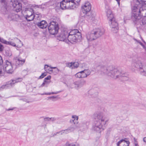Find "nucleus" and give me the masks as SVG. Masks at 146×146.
Here are the masks:
<instances>
[{
    "instance_id": "obj_1",
    "label": "nucleus",
    "mask_w": 146,
    "mask_h": 146,
    "mask_svg": "<svg viewBox=\"0 0 146 146\" xmlns=\"http://www.w3.org/2000/svg\"><path fill=\"white\" fill-rule=\"evenodd\" d=\"M98 66L100 68L99 72L102 75H106L115 79L119 78L123 81L128 80L129 78L126 74L122 73L112 66H106L102 65Z\"/></svg>"
},
{
    "instance_id": "obj_2",
    "label": "nucleus",
    "mask_w": 146,
    "mask_h": 146,
    "mask_svg": "<svg viewBox=\"0 0 146 146\" xmlns=\"http://www.w3.org/2000/svg\"><path fill=\"white\" fill-rule=\"evenodd\" d=\"M93 117L94 121L92 126L93 130L100 133L106 128L108 119L104 117L102 112H98L94 113Z\"/></svg>"
},
{
    "instance_id": "obj_3",
    "label": "nucleus",
    "mask_w": 146,
    "mask_h": 146,
    "mask_svg": "<svg viewBox=\"0 0 146 146\" xmlns=\"http://www.w3.org/2000/svg\"><path fill=\"white\" fill-rule=\"evenodd\" d=\"M141 58L137 56L134 57L132 60L131 66L135 70L139 71L141 74L146 76V65L141 61Z\"/></svg>"
},
{
    "instance_id": "obj_4",
    "label": "nucleus",
    "mask_w": 146,
    "mask_h": 146,
    "mask_svg": "<svg viewBox=\"0 0 146 146\" xmlns=\"http://www.w3.org/2000/svg\"><path fill=\"white\" fill-rule=\"evenodd\" d=\"M139 5H136L132 7L131 19L133 21H137L140 19V14L141 6L146 5V0H137Z\"/></svg>"
},
{
    "instance_id": "obj_5",
    "label": "nucleus",
    "mask_w": 146,
    "mask_h": 146,
    "mask_svg": "<svg viewBox=\"0 0 146 146\" xmlns=\"http://www.w3.org/2000/svg\"><path fill=\"white\" fill-rule=\"evenodd\" d=\"M25 59L21 58H17L15 59V65L13 66L11 62L6 60L3 66L4 69L8 73L11 74L13 72V68L15 69L22 66L25 62Z\"/></svg>"
},
{
    "instance_id": "obj_6",
    "label": "nucleus",
    "mask_w": 146,
    "mask_h": 146,
    "mask_svg": "<svg viewBox=\"0 0 146 146\" xmlns=\"http://www.w3.org/2000/svg\"><path fill=\"white\" fill-rule=\"evenodd\" d=\"M80 1V0H63L58 4L62 9H74L78 7Z\"/></svg>"
},
{
    "instance_id": "obj_7",
    "label": "nucleus",
    "mask_w": 146,
    "mask_h": 146,
    "mask_svg": "<svg viewBox=\"0 0 146 146\" xmlns=\"http://www.w3.org/2000/svg\"><path fill=\"white\" fill-rule=\"evenodd\" d=\"M104 30L103 29H94L86 34V38L88 42L92 41L102 35L104 34Z\"/></svg>"
},
{
    "instance_id": "obj_8",
    "label": "nucleus",
    "mask_w": 146,
    "mask_h": 146,
    "mask_svg": "<svg viewBox=\"0 0 146 146\" xmlns=\"http://www.w3.org/2000/svg\"><path fill=\"white\" fill-rule=\"evenodd\" d=\"M91 8V5L90 3L88 2H86L82 6V12L84 15V16H85V15H86L87 18L89 21H92L94 23L96 20L95 17L96 14L95 13L90 14V15L88 16L87 14L90 12Z\"/></svg>"
},
{
    "instance_id": "obj_9",
    "label": "nucleus",
    "mask_w": 146,
    "mask_h": 146,
    "mask_svg": "<svg viewBox=\"0 0 146 146\" xmlns=\"http://www.w3.org/2000/svg\"><path fill=\"white\" fill-rule=\"evenodd\" d=\"M48 28L50 34L53 35H56L58 33L59 29L58 24L56 22L51 21L49 23Z\"/></svg>"
},
{
    "instance_id": "obj_10",
    "label": "nucleus",
    "mask_w": 146,
    "mask_h": 146,
    "mask_svg": "<svg viewBox=\"0 0 146 146\" xmlns=\"http://www.w3.org/2000/svg\"><path fill=\"white\" fill-rule=\"evenodd\" d=\"M27 14L25 16V18L28 21L33 20L35 16L34 15L33 10L31 8H28L25 10Z\"/></svg>"
},
{
    "instance_id": "obj_11",
    "label": "nucleus",
    "mask_w": 146,
    "mask_h": 146,
    "mask_svg": "<svg viewBox=\"0 0 146 146\" xmlns=\"http://www.w3.org/2000/svg\"><path fill=\"white\" fill-rule=\"evenodd\" d=\"M82 36L80 32H78L77 34L74 35H68L67 40L71 43L74 44L77 42L78 40H80Z\"/></svg>"
},
{
    "instance_id": "obj_12",
    "label": "nucleus",
    "mask_w": 146,
    "mask_h": 146,
    "mask_svg": "<svg viewBox=\"0 0 146 146\" xmlns=\"http://www.w3.org/2000/svg\"><path fill=\"white\" fill-rule=\"evenodd\" d=\"M11 3L13 7L14 11L18 12L21 10L22 7L21 3L15 0H11Z\"/></svg>"
},
{
    "instance_id": "obj_13",
    "label": "nucleus",
    "mask_w": 146,
    "mask_h": 146,
    "mask_svg": "<svg viewBox=\"0 0 146 146\" xmlns=\"http://www.w3.org/2000/svg\"><path fill=\"white\" fill-rule=\"evenodd\" d=\"M22 80V79L21 78H19L15 80H12L11 82H10L9 84H7L2 85L0 88V90H2L4 89H7L10 86H12L15 83L20 82Z\"/></svg>"
},
{
    "instance_id": "obj_14",
    "label": "nucleus",
    "mask_w": 146,
    "mask_h": 146,
    "mask_svg": "<svg viewBox=\"0 0 146 146\" xmlns=\"http://www.w3.org/2000/svg\"><path fill=\"white\" fill-rule=\"evenodd\" d=\"M109 23L112 31L114 33H116L119 29V27L118 24L115 19L109 21Z\"/></svg>"
},
{
    "instance_id": "obj_15",
    "label": "nucleus",
    "mask_w": 146,
    "mask_h": 146,
    "mask_svg": "<svg viewBox=\"0 0 146 146\" xmlns=\"http://www.w3.org/2000/svg\"><path fill=\"white\" fill-rule=\"evenodd\" d=\"M68 33L66 30L62 31L60 34L58 36V39L60 41L66 42L68 37Z\"/></svg>"
},
{
    "instance_id": "obj_16",
    "label": "nucleus",
    "mask_w": 146,
    "mask_h": 146,
    "mask_svg": "<svg viewBox=\"0 0 146 146\" xmlns=\"http://www.w3.org/2000/svg\"><path fill=\"white\" fill-rule=\"evenodd\" d=\"M129 141L126 139H121L117 143V146H129Z\"/></svg>"
},
{
    "instance_id": "obj_17",
    "label": "nucleus",
    "mask_w": 146,
    "mask_h": 146,
    "mask_svg": "<svg viewBox=\"0 0 146 146\" xmlns=\"http://www.w3.org/2000/svg\"><path fill=\"white\" fill-rule=\"evenodd\" d=\"M107 16L109 20V21L115 19L113 16V13L111 10L109 9L107 10Z\"/></svg>"
},
{
    "instance_id": "obj_18",
    "label": "nucleus",
    "mask_w": 146,
    "mask_h": 146,
    "mask_svg": "<svg viewBox=\"0 0 146 146\" xmlns=\"http://www.w3.org/2000/svg\"><path fill=\"white\" fill-rule=\"evenodd\" d=\"M86 83V80L84 79H82L78 81L75 82L76 85H77L78 87H81L84 85Z\"/></svg>"
},
{
    "instance_id": "obj_19",
    "label": "nucleus",
    "mask_w": 146,
    "mask_h": 146,
    "mask_svg": "<svg viewBox=\"0 0 146 146\" xmlns=\"http://www.w3.org/2000/svg\"><path fill=\"white\" fill-rule=\"evenodd\" d=\"M39 27L41 29L45 28L47 26V24L46 21H42L38 24Z\"/></svg>"
},
{
    "instance_id": "obj_20",
    "label": "nucleus",
    "mask_w": 146,
    "mask_h": 146,
    "mask_svg": "<svg viewBox=\"0 0 146 146\" xmlns=\"http://www.w3.org/2000/svg\"><path fill=\"white\" fill-rule=\"evenodd\" d=\"M74 127H71L67 129L61 131V132L60 134H62V133L67 134L69 133H70L72 131H73L74 129Z\"/></svg>"
},
{
    "instance_id": "obj_21",
    "label": "nucleus",
    "mask_w": 146,
    "mask_h": 146,
    "mask_svg": "<svg viewBox=\"0 0 146 146\" xmlns=\"http://www.w3.org/2000/svg\"><path fill=\"white\" fill-rule=\"evenodd\" d=\"M142 9H141L140 14V19L141 18V17L143 16L144 17L146 16V8H145L143 6H141Z\"/></svg>"
},
{
    "instance_id": "obj_22",
    "label": "nucleus",
    "mask_w": 146,
    "mask_h": 146,
    "mask_svg": "<svg viewBox=\"0 0 146 146\" xmlns=\"http://www.w3.org/2000/svg\"><path fill=\"white\" fill-rule=\"evenodd\" d=\"M135 21L136 22L135 23H137L138 22H139L140 24L141 25H144L145 24H146V18H144L142 19L141 20H140V19L138 21Z\"/></svg>"
},
{
    "instance_id": "obj_23",
    "label": "nucleus",
    "mask_w": 146,
    "mask_h": 146,
    "mask_svg": "<svg viewBox=\"0 0 146 146\" xmlns=\"http://www.w3.org/2000/svg\"><path fill=\"white\" fill-rule=\"evenodd\" d=\"M78 32H79L77 29H74L71 31L69 33H68V35H73L77 34Z\"/></svg>"
},
{
    "instance_id": "obj_24",
    "label": "nucleus",
    "mask_w": 146,
    "mask_h": 146,
    "mask_svg": "<svg viewBox=\"0 0 146 146\" xmlns=\"http://www.w3.org/2000/svg\"><path fill=\"white\" fill-rule=\"evenodd\" d=\"M4 54L7 56H10L12 55L11 51L9 49L5 50Z\"/></svg>"
},
{
    "instance_id": "obj_25",
    "label": "nucleus",
    "mask_w": 146,
    "mask_h": 146,
    "mask_svg": "<svg viewBox=\"0 0 146 146\" xmlns=\"http://www.w3.org/2000/svg\"><path fill=\"white\" fill-rule=\"evenodd\" d=\"M72 69L77 68L79 66V63L78 62H72Z\"/></svg>"
},
{
    "instance_id": "obj_26",
    "label": "nucleus",
    "mask_w": 146,
    "mask_h": 146,
    "mask_svg": "<svg viewBox=\"0 0 146 146\" xmlns=\"http://www.w3.org/2000/svg\"><path fill=\"white\" fill-rule=\"evenodd\" d=\"M34 15H35V17L36 18L37 20H39L41 17V14L38 13H36V14L35 13Z\"/></svg>"
},
{
    "instance_id": "obj_27",
    "label": "nucleus",
    "mask_w": 146,
    "mask_h": 146,
    "mask_svg": "<svg viewBox=\"0 0 146 146\" xmlns=\"http://www.w3.org/2000/svg\"><path fill=\"white\" fill-rule=\"evenodd\" d=\"M86 74L87 76H89L91 74V71L88 69H85L83 70Z\"/></svg>"
},
{
    "instance_id": "obj_28",
    "label": "nucleus",
    "mask_w": 146,
    "mask_h": 146,
    "mask_svg": "<svg viewBox=\"0 0 146 146\" xmlns=\"http://www.w3.org/2000/svg\"><path fill=\"white\" fill-rule=\"evenodd\" d=\"M76 77L79 78H82L81 72V71L78 72L75 75Z\"/></svg>"
},
{
    "instance_id": "obj_29",
    "label": "nucleus",
    "mask_w": 146,
    "mask_h": 146,
    "mask_svg": "<svg viewBox=\"0 0 146 146\" xmlns=\"http://www.w3.org/2000/svg\"><path fill=\"white\" fill-rule=\"evenodd\" d=\"M81 72L82 78H86L87 77V76L86 75V74H85V72L84 71V70L81 71Z\"/></svg>"
},
{
    "instance_id": "obj_30",
    "label": "nucleus",
    "mask_w": 146,
    "mask_h": 146,
    "mask_svg": "<svg viewBox=\"0 0 146 146\" xmlns=\"http://www.w3.org/2000/svg\"><path fill=\"white\" fill-rule=\"evenodd\" d=\"M7 44L11 45L13 46H16L15 44L12 41H8Z\"/></svg>"
},
{
    "instance_id": "obj_31",
    "label": "nucleus",
    "mask_w": 146,
    "mask_h": 146,
    "mask_svg": "<svg viewBox=\"0 0 146 146\" xmlns=\"http://www.w3.org/2000/svg\"><path fill=\"white\" fill-rule=\"evenodd\" d=\"M0 41L5 44H7L8 41L6 40L3 38H1L0 37Z\"/></svg>"
},
{
    "instance_id": "obj_32",
    "label": "nucleus",
    "mask_w": 146,
    "mask_h": 146,
    "mask_svg": "<svg viewBox=\"0 0 146 146\" xmlns=\"http://www.w3.org/2000/svg\"><path fill=\"white\" fill-rule=\"evenodd\" d=\"M46 76V74L45 72L42 73L41 76H40L38 78V79H41L44 77Z\"/></svg>"
},
{
    "instance_id": "obj_33",
    "label": "nucleus",
    "mask_w": 146,
    "mask_h": 146,
    "mask_svg": "<svg viewBox=\"0 0 146 146\" xmlns=\"http://www.w3.org/2000/svg\"><path fill=\"white\" fill-rule=\"evenodd\" d=\"M72 62L68 63L66 64V66L72 69Z\"/></svg>"
},
{
    "instance_id": "obj_34",
    "label": "nucleus",
    "mask_w": 146,
    "mask_h": 146,
    "mask_svg": "<svg viewBox=\"0 0 146 146\" xmlns=\"http://www.w3.org/2000/svg\"><path fill=\"white\" fill-rule=\"evenodd\" d=\"M76 145L72 143H66V146H75Z\"/></svg>"
},
{
    "instance_id": "obj_35",
    "label": "nucleus",
    "mask_w": 146,
    "mask_h": 146,
    "mask_svg": "<svg viewBox=\"0 0 146 146\" xmlns=\"http://www.w3.org/2000/svg\"><path fill=\"white\" fill-rule=\"evenodd\" d=\"M61 132H56V133H55L54 134H52L50 136V137H54L55 135H56L57 134L60 133Z\"/></svg>"
},
{
    "instance_id": "obj_36",
    "label": "nucleus",
    "mask_w": 146,
    "mask_h": 146,
    "mask_svg": "<svg viewBox=\"0 0 146 146\" xmlns=\"http://www.w3.org/2000/svg\"><path fill=\"white\" fill-rule=\"evenodd\" d=\"M6 0H0L1 3H3L4 4V5H5V7L7 4Z\"/></svg>"
},
{
    "instance_id": "obj_37",
    "label": "nucleus",
    "mask_w": 146,
    "mask_h": 146,
    "mask_svg": "<svg viewBox=\"0 0 146 146\" xmlns=\"http://www.w3.org/2000/svg\"><path fill=\"white\" fill-rule=\"evenodd\" d=\"M44 82L46 84V87H47L48 86V85L50 83V82L47 81V80H44Z\"/></svg>"
},
{
    "instance_id": "obj_38",
    "label": "nucleus",
    "mask_w": 146,
    "mask_h": 146,
    "mask_svg": "<svg viewBox=\"0 0 146 146\" xmlns=\"http://www.w3.org/2000/svg\"><path fill=\"white\" fill-rule=\"evenodd\" d=\"M50 118L48 117H46L44 118V121H50Z\"/></svg>"
},
{
    "instance_id": "obj_39",
    "label": "nucleus",
    "mask_w": 146,
    "mask_h": 146,
    "mask_svg": "<svg viewBox=\"0 0 146 146\" xmlns=\"http://www.w3.org/2000/svg\"><path fill=\"white\" fill-rule=\"evenodd\" d=\"M51 78V76H47L45 78L44 80H49Z\"/></svg>"
},
{
    "instance_id": "obj_40",
    "label": "nucleus",
    "mask_w": 146,
    "mask_h": 146,
    "mask_svg": "<svg viewBox=\"0 0 146 146\" xmlns=\"http://www.w3.org/2000/svg\"><path fill=\"white\" fill-rule=\"evenodd\" d=\"M60 92V91H57L56 92H52V93H48V94H50V95L51 94H57L59 93Z\"/></svg>"
},
{
    "instance_id": "obj_41",
    "label": "nucleus",
    "mask_w": 146,
    "mask_h": 146,
    "mask_svg": "<svg viewBox=\"0 0 146 146\" xmlns=\"http://www.w3.org/2000/svg\"><path fill=\"white\" fill-rule=\"evenodd\" d=\"M72 117L74 119V120H75V119H76V120H78V117L76 115H72Z\"/></svg>"
},
{
    "instance_id": "obj_42",
    "label": "nucleus",
    "mask_w": 146,
    "mask_h": 146,
    "mask_svg": "<svg viewBox=\"0 0 146 146\" xmlns=\"http://www.w3.org/2000/svg\"><path fill=\"white\" fill-rule=\"evenodd\" d=\"M3 63V60L2 57L0 56V65H1Z\"/></svg>"
},
{
    "instance_id": "obj_43",
    "label": "nucleus",
    "mask_w": 146,
    "mask_h": 146,
    "mask_svg": "<svg viewBox=\"0 0 146 146\" xmlns=\"http://www.w3.org/2000/svg\"><path fill=\"white\" fill-rule=\"evenodd\" d=\"M3 46L0 43V51H2L3 50Z\"/></svg>"
},
{
    "instance_id": "obj_44",
    "label": "nucleus",
    "mask_w": 146,
    "mask_h": 146,
    "mask_svg": "<svg viewBox=\"0 0 146 146\" xmlns=\"http://www.w3.org/2000/svg\"><path fill=\"white\" fill-rule=\"evenodd\" d=\"M16 108H15V107H14V108H9V109H6V111H10V110H14V109H15Z\"/></svg>"
},
{
    "instance_id": "obj_45",
    "label": "nucleus",
    "mask_w": 146,
    "mask_h": 146,
    "mask_svg": "<svg viewBox=\"0 0 146 146\" xmlns=\"http://www.w3.org/2000/svg\"><path fill=\"white\" fill-rule=\"evenodd\" d=\"M45 86L46 87V84L44 82L39 87H42L43 86Z\"/></svg>"
},
{
    "instance_id": "obj_46",
    "label": "nucleus",
    "mask_w": 146,
    "mask_h": 146,
    "mask_svg": "<svg viewBox=\"0 0 146 146\" xmlns=\"http://www.w3.org/2000/svg\"><path fill=\"white\" fill-rule=\"evenodd\" d=\"M60 71L57 68L56 69V70H55V73L56 74H57L58 73V72Z\"/></svg>"
},
{
    "instance_id": "obj_47",
    "label": "nucleus",
    "mask_w": 146,
    "mask_h": 146,
    "mask_svg": "<svg viewBox=\"0 0 146 146\" xmlns=\"http://www.w3.org/2000/svg\"><path fill=\"white\" fill-rule=\"evenodd\" d=\"M50 121H54L56 120V118L54 117H51L50 118Z\"/></svg>"
},
{
    "instance_id": "obj_48",
    "label": "nucleus",
    "mask_w": 146,
    "mask_h": 146,
    "mask_svg": "<svg viewBox=\"0 0 146 146\" xmlns=\"http://www.w3.org/2000/svg\"><path fill=\"white\" fill-rule=\"evenodd\" d=\"M139 44L143 46V48H145V46L144 45H143V44L141 42L139 43Z\"/></svg>"
},
{
    "instance_id": "obj_49",
    "label": "nucleus",
    "mask_w": 146,
    "mask_h": 146,
    "mask_svg": "<svg viewBox=\"0 0 146 146\" xmlns=\"http://www.w3.org/2000/svg\"><path fill=\"white\" fill-rule=\"evenodd\" d=\"M21 100H23L24 101H25L27 103H29V102L27 101V100L26 99H21Z\"/></svg>"
},
{
    "instance_id": "obj_50",
    "label": "nucleus",
    "mask_w": 146,
    "mask_h": 146,
    "mask_svg": "<svg viewBox=\"0 0 146 146\" xmlns=\"http://www.w3.org/2000/svg\"><path fill=\"white\" fill-rule=\"evenodd\" d=\"M50 94H48V93H44L43 94H41V95H50Z\"/></svg>"
},
{
    "instance_id": "obj_51",
    "label": "nucleus",
    "mask_w": 146,
    "mask_h": 146,
    "mask_svg": "<svg viewBox=\"0 0 146 146\" xmlns=\"http://www.w3.org/2000/svg\"><path fill=\"white\" fill-rule=\"evenodd\" d=\"M136 41L137 43H138L139 44V43L141 42L140 40H137L136 39H134Z\"/></svg>"
},
{
    "instance_id": "obj_52",
    "label": "nucleus",
    "mask_w": 146,
    "mask_h": 146,
    "mask_svg": "<svg viewBox=\"0 0 146 146\" xmlns=\"http://www.w3.org/2000/svg\"><path fill=\"white\" fill-rule=\"evenodd\" d=\"M48 67V66L47 65H45L44 68V69H45V70H46V68H47Z\"/></svg>"
},
{
    "instance_id": "obj_53",
    "label": "nucleus",
    "mask_w": 146,
    "mask_h": 146,
    "mask_svg": "<svg viewBox=\"0 0 146 146\" xmlns=\"http://www.w3.org/2000/svg\"><path fill=\"white\" fill-rule=\"evenodd\" d=\"M143 141L144 142H146V137H145L143 138Z\"/></svg>"
},
{
    "instance_id": "obj_54",
    "label": "nucleus",
    "mask_w": 146,
    "mask_h": 146,
    "mask_svg": "<svg viewBox=\"0 0 146 146\" xmlns=\"http://www.w3.org/2000/svg\"><path fill=\"white\" fill-rule=\"evenodd\" d=\"M53 70H52V69H48V71H49V72H51L52 73V72H53Z\"/></svg>"
},
{
    "instance_id": "obj_55",
    "label": "nucleus",
    "mask_w": 146,
    "mask_h": 146,
    "mask_svg": "<svg viewBox=\"0 0 146 146\" xmlns=\"http://www.w3.org/2000/svg\"><path fill=\"white\" fill-rule=\"evenodd\" d=\"M116 0L117 1L118 4L119 5H120V2H119L120 0Z\"/></svg>"
},
{
    "instance_id": "obj_56",
    "label": "nucleus",
    "mask_w": 146,
    "mask_h": 146,
    "mask_svg": "<svg viewBox=\"0 0 146 146\" xmlns=\"http://www.w3.org/2000/svg\"><path fill=\"white\" fill-rule=\"evenodd\" d=\"M50 68L51 69L53 68V69H56V68H57L56 67H50Z\"/></svg>"
},
{
    "instance_id": "obj_57",
    "label": "nucleus",
    "mask_w": 146,
    "mask_h": 146,
    "mask_svg": "<svg viewBox=\"0 0 146 146\" xmlns=\"http://www.w3.org/2000/svg\"><path fill=\"white\" fill-rule=\"evenodd\" d=\"M135 146H138V144L137 142H135Z\"/></svg>"
},
{
    "instance_id": "obj_58",
    "label": "nucleus",
    "mask_w": 146,
    "mask_h": 146,
    "mask_svg": "<svg viewBox=\"0 0 146 146\" xmlns=\"http://www.w3.org/2000/svg\"><path fill=\"white\" fill-rule=\"evenodd\" d=\"M40 6V5H36L35 7H39Z\"/></svg>"
},
{
    "instance_id": "obj_59",
    "label": "nucleus",
    "mask_w": 146,
    "mask_h": 146,
    "mask_svg": "<svg viewBox=\"0 0 146 146\" xmlns=\"http://www.w3.org/2000/svg\"><path fill=\"white\" fill-rule=\"evenodd\" d=\"M134 140L135 141V142H137V141H136V139L135 138H134Z\"/></svg>"
},
{
    "instance_id": "obj_60",
    "label": "nucleus",
    "mask_w": 146,
    "mask_h": 146,
    "mask_svg": "<svg viewBox=\"0 0 146 146\" xmlns=\"http://www.w3.org/2000/svg\"><path fill=\"white\" fill-rule=\"evenodd\" d=\"M50 98H56V97H55L54 96H52V97H50Z\"/></svg>"
},
{
    "instance_id": "obj_61",
    "label": "nucleus",
    "mask_w": 146,
    "mask_h": 146,
    "mask_svg": "<svg viewBox=\"0 0 146 146\" xmlns=\"http://www.w3.org/2000/svg\"><path fill=\"white\" fill-rule=\"evenodd\" d=\"M2 73V72L1 70H0V76H1V74Z\"/></svg>"
},
{
    "instance_id": "obj_62",
    "label": "nucleus",
    "mask_w": 146,
    "mask_h": 146,
    "mask_svg": "<svg viewBox=\"0 0 146 146\" xmlns=\"http://www.w3.org/2000/svg\"><path fill=\"white\" fill-rule=\"evenodd\" d=\"M145 108H143V109H144L145 110H146V106H144Z\"/></svg>"
},
{
    "instance_id": "obj_63",
    "label": "nucleus",
    "mask_w": 146,
    "mask_h": 146,
    "mask_svg": "<svg viewBox=\"0 0 146 146\" xmlns=\"http://www.w3.org/2000/svg\"><path fill=\"white\" fill-rule=\"evenodd\" d=\"M16 39L17 40H18L19 41L21 42V41L19 40H18L17 38Z\"/></svg>"
},
{
    "instance_id": "obj_64",
    "label": "nucleus",
    "mask_w": 146,
    "mask_h": 146,
    "mask_svg": "<svg viewBox=\"0 0 146 146\" xmlns=\"http://www.w3.org/2000/svg\"><path fill=\"white\" fill-rule=\"evenodd\" d=\"M142 40L144 42H145V41H144L142 39Z\"/></svg>"
}]
</instances>
